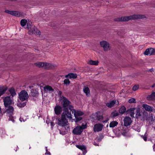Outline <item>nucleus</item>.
<instances>
[{
  "label": "nucleus",
  "mask_w": 155,
  "mask_h": 155,
  "mask_svg": "<svg viewBox=\"0 0 155 155\" xmlns=\"http://www.w3.org/2000/svg\"><path fill=\"white\" fill-rule=\"evenodd\" d=\"M145 18V16L141 15H134L127 16H124L116 18L115 20L117 21H125L131 20L142 19Z\"/></svg>",
  "instance_id": "f257e3e1"
},
{
  "label": "nucleus",
  "mask_w": 155,
  "mask_h": 155,
  "mask_svg": "<svg viewBox=\"0 0 155 155\" xmlns=\"http://www.w3.org/2000/svg\"><path fill=\"white\" fill-rule=\"evenodd\" d=\"M61 100L64 109H68L72 111L74 108V107L71 105V102L65 97L64 96L61 97Z\"/></svg>",
  "instance_id": "f03ea898"
},
{
  "label": "nucleus",
  "mask_w": 155,
  "mask_h": 155,
  "mask_svg": "<svg viewBox=\"0 0 155 155\" xmlns=\"http://www.w3.org/2000/svg\"><path fill=\"white\" fill-rule=\"evenodd\" d=\"M87 127V124H82L81 126H78L74 128L72 131L73 133L75 135H80L83 132L84 129Z\"/></svg>",
  "instance_id": "7ed1b4c3"
},
{
  "label": "nucleus",
  "mask_w": 155,
  "mask_h": 155,
  "mask_svg": "<svg viewBox=\"0 0 155 155\" xmlns=\"http://www.w3.org/2000/svg\"><path fill=\"white\" fill-rule=\"evenodd\" d=\"M27 28L29 30L28 34L29 35H32L33 34L37 35H40V32L34 26H32L30 25L27 24Z\"/></svg>",
  "instance_id": "20e7f679"
},
{
  "label": "nucleus",
  "mask_w": 155,
  "mask_h": 155,
  "mask_svg": "<svg viewBox=\"0 0 155 155\" xmlns=\"http://www.w3.org/2000/svg\"><path fill=\"white\" fill-rule=\"evenodd\" d=\"M5 107V112L9 117V120L14 122V119H13V117H12V115H13V114L14 111V108L11 106H8L7 107Z\"/></svg>",
  "instance_id": "39448f33"
},
{
  "label": "nucleus",
  "mask_w": 155,
  "mask_h": 155,
  "mask_svg": "<svg viewBox=\"0 0 155 155\" xmlns=\"http://www.w3.org/2000/svg\"><path fill=\"white\" fill-rule=\"evenodd\" d=\"M72 113H74V115L75 117V119L74 120L75 122H78L81 120L82 118L81 117H78L82 115L84 113L81 111L77 110L73 108V110L71 111Z\"/></svg>",
  "instance_id": "423d86ee"
},
{
  "label": "nucleus",
  "mask_w": 155,
  "mask_h": 155,
  "mask_svg": "<svg viewBox=\"0 0 155 155\" xmlns=\"http://www.w3.org/2000/svg\"><path fill=\"white\" fill-rule=\"evenodd\" d=\"M101 47L105 51H107L111 49V46L110 44L106 41H103L100 42Z\"/></svg>",
  "instance_id": "0eeeda50"
},
{
  "label": "nucleus",
  "mask_w": 155,
  "mask_h": 155,
  "mask_svg": "<svg viewBox=\"0 0 155 155\" xmlns=\"http://www.w3.org/2000/svg\"><path fill=\"white\" fill-rule=\"evenodd\" d=\"M58 123L59 125L62 127L67 126L68 125L67 120L65 117H62V116H61V118L58 119Z\"/></svg>",
  "instance_id": "6e6552de"
},
{
  "label": "nucleus",
  "mask_w": 155,
  "mask_h": 155,
  "mask_svg": "<svg viewBox=\"0 0 155 155\" xmlns=\"http://www.w3.org/2000/svg\"><path fill=\"white\" fill-rule=\"evenodd\" d=\"M28 96L27 92L25 91H22L19 94V98L22 101L27 100Z\"/></svg>",
  "instance_id": "1a4fd4ad"
},
{
  "label": "nucleus",
  "mask_w": 155,
  "mask_h": 155,
  "mask_svg": "<svg viewBox=\"0 0 155 155\" xmlns=\"http://www.w3.org/2000/svg\"><path fill=\"white\" fill-rule=\"evenodd\" d=\"M3 102L5 107L11 106L12 103V100L10 96H7L5 97L3 99Z\"/></svg>",
  "instance_id": "9d476101"
},
{
  "label": "nucleus",
  "mask_w": 155,
  "mask_h": 155,
  "mask_svg": "<svg viewBox=\"0 0 155 155\" xmlns=\"http://www.w3.org/2000/svg\"><path fill=\"white\" fill-rule=\"evenodd\" d=\"M104 127V125L101 124H96L94 126L93 130L94 132H97L102 131Z\"/></svg>",
  "instance_id": "9b49d317"
},
{
  "label": "nucleus",
  "mask_w": 155,
  "mask_h": 155,
  "mask_svg": "<svg viewBox=\"0 0 155 155\" xmlns=\"http://www.w3.org/2000/svg\"><path fill=\"white\" fill-rule=\"evenodd\" d=\"M123 121L124 125L126 127L130 125L132 122L131 119L128 117H125Z\"/></svg>",
  "instance_id": "f8f14e48"
},
{
  "label": "nucleus",
  "mask_w": 155,
  "mask_h": 155,
  "mask_svg": "<svg viewBox=\"0 0 155 155\" xmlns=\"http://www.w3.org/2000/svg\"><path fill=\"white\" fill-rule=\"evenodd\" d=\"M146 55H152L155 54V49L152 48H149L146 49L144 53Z\"/></svg>",
  "instance_id": "ddd939ff"
},
{
  "label": "nucleus",
  "mask_w": 155,
  "mask_h": 155,
  "mask_svg": "<svg viewBox=\"0 0 155 155\" xmlns=\"http://www.w3.org/2000/svg\"><path fill=\"white\" fill-rule=\"evenodd\" d=\"M61 116L62 117H66L68 118L71 119L72 118V115L71 112H69L68 110V109H64V111L62 114Z\"/></svg>",
  "instance_id": "4468645a"
},
{
  "label": "nucleus",
  "mask_w": 155,
  "mask_h": 155,
  "mask_svg": "<svg viewBox=\"0 0 155 155\" xmlns=\"http://www.w3.org/2000/svg\"><path fill=\"white\" fill-rule=\"evenodd\" d=\"M119 103L116 100H113L109 102L106 103V105L109 108H111L114 107L115 105H118Z\"/></svg>",
  "instance_id": "2eb2a0df"
},
{
  "label": "nucleus",
  "mask_w": 155,
  "mask_h": 155,
  "mask_svg": "<svg viewBox=\"0 0 155 155\" xmlns=\"http://www.w3.org/2000/svg\"><path fill=\"white\" fill-rule=\"evenodd\" d=\"M142 107L146 110L149 112H152L154 110L153 107L146 104H143Z\"/></svg>",
  "instance_id": "dca6fc26"
},
{
  "label": "nucleus",
  "mask_w": 155,
  "mask_h": 155,
  "mask_svg": "<svg viewBox=\"0 0 155 155\" xmlns=\"http://www.w3.org/2000/svg\"><path fill=\"white\" fill-rule=\"evenodd\" d=\"M8 88V87L6 85H0V97L5 92Z\"/></svg>",
  "instance_id": "f3484780"
},
{
  "label": "nucleus",
  "mask_w": 155,
  "mask_h": 155,
  "mask_svg": "<svg viewBox=\"0 0 155 155\" xmlns=\"http://www.w3.org/2000/svg\"><path fill=\"white\" fill-rule=\"evenodd\" d=\"M55 114L57 115H59L62 111V107L58 105L56 106L54 108Z\"/></svg>",
  "instance_id": "a211bd4d"
},
{
  "label": "nucleus",
  "mask_w": 155,
  "mask_h": 155,
  "mask_svg": "<svg viewBox=\"0 0 155 155\" xmlns=\"http://www.w3.org/2000/svg\"><path fill=\"white\" fill-rule=\"evenodd\" d=\"M44 91L47 93H51L54 91V89L49 85L45 86L44 87Z\"/></svg>",
  "instance_id": "6ab92c4d"
},
{
  "label": "nucleus",
  "mask_w": 155,
  "mask_h": 155,
  "mask_svg": "<svg viewBox=\"0 0 155 155\" xmlns=\"http://www.w3.org/2000/svg\"><path fill=\"white\" fill-rule=\"evenodd\" d=\"M135 109V108H130L127 111V114H128L131 117H134V110Z\"/></svg>",
  "instance_id": "aec40b11"
},
{
  "label": "nucleus",
  "mask_w": 155,
  "mask_h": 155,
  "mask_svg": "<svg viewBox=\"0 0 155 155\" xmlns=\"http://www.w3.org/2000/svg\"><path fill=\"white\" fill-rule=\"evenodd\" d=\"M76 147L80 150H82L83 152V154L84 155L86 153L87 151H86V148L83 145H76Z\"/></svg>",
  "instance_id": "412c9836"
},
{
  "label": "nucleus",
  "mask_w": 155,
  "mask_h": 155,
  "mask_svg": "<svg viewBox=\"0 0 155 155\" xmlns=\"http://www.w3.org/2000/svg\"><path fill=\"white\" fill-rule=\"evenodd\" d=\"M77 75L76 74L70 73L66 75L65 77L66 78H70L75 79L77 78Z\"/></svg>",
  "instance_id": "4be33fe9"
},
{
  "label": "nucleus",
  "mask_w": 155,
  "mask_h": 155,
  "mask_svg": "<svg viewBox=\"0 0 155 155\" xmlns=\"http://www.w3.org/2000/svg\"><path fill=\"white\" fill-rule=\"evenodd\" d=\"M94 115L96 119L99 121H101L103 119V116L101 115L100 112H96Z\"/></svg>",
  "instance_id": "5701e85b"
},
{
  "label": "nucleus",
  "mask_w": 155,
  "mask_h": 155,
  "mask_svg": "<svg viewBox=\"0 0 155 155\" xmlns=\"http://www.w3.org/2000/svg\"><path fill=\"white\" fill-rule=\"evenodd\" d=\"M8 91L10 93L12 97H14L16 95L15 90L13 87H11L9 88Z\"/></svg>",
  "instance_id": "b1692460"
},
{
  "label": "nucleus",
  "mask_w": 155,
  "mask_h": 155,
  "mask_svg": "<svg viewBox=\"0 0 155 155\" xmlns=\"http://www.w3.org/2000/svg\"><path fill=\"white\" fill-rule=\"evenodd\" d=\"M44 67L47 69H51L54 68V66L51 64L45 62Z\"/></svg>",
  "instance_id": "393cba45"
},
{
  "label": "nucleus",
  "mask_w": 155,
  "mask_h": 155,
  "mask_svg": "<svg viewBox=\"0 0 155 155\" xmlns=\"http://www.w3.org/2000/svg\"><path fill=\"white\" fill-rule=\"evenodd\" d=\"M11 15L17 17H20L21 15V12L15 11H12Z\"/></svg>",
  "instance_id": "a878e982"
},
{
  "label": "nucleus",
  "mask_w": 155,
  "mask_h": 155,
  "mask_svg": "<svg viewBox=\"0 0 155 155\" xmlns=\"http://www.w3.org/2000/svg\"><path fill=\"white\" fill-rule=\"evenodd\" d=\"M147 99L149 100H155V92H153L150 95H148L147 97Z\"/></svg>",
  "instance_id": "bb28decb"
},
{
  "label": "nucleus",
  "mask_w": 155,
  "mask_h": 155,
  "mask_svg": "<svg viewBox=\"0 0 155 155\" xmlns=\"http://www.w3.org/2000/svg\"><path fill=\"white\" fill-rule=\"evenodd\" d=\"M83 91L87 96H89L90 95V91L88 87H85L83 88Z\"/></svg>",
  "instance_id": "cd10ccee"
},
{
  "label": "nucleus",
  "mask_w": 155,
  "mask_h": 155,
  "mask_svg": "<svg viewBox=\"0 0 155 155\" xmlns=\"http://www.w3.org/2000/svg\"><path fill=\"white\" fill-rule=\"evenodd\" d=\"M118 124V122L116 121H113L109 124V127L111 128H113L117 126Z\"/></svg>",
  "instance_id": "c85d7f7f"
},
{
  "label": "nucleus",
  "mask_w": 155,
  "mask_h": 155,
  "mask_svg": "<svg viewBox=\"0 0 155 155\" xmlns=\"http://www.w3.org/2000/svg\"><path fill=\"white\" fill-rule=\"evenodd\" d=\"M98 62L97 61H93L92 60H90L88 62V63L89 64L95 65H97L98 64Z\"/></svg>",
  "instance_id": "c756f323"
},
{
  "label": "nucleus",
  "mask_w": 155,
  "mask_h": 155,
  "mask_svg": "<svg viewBox=\"0 0 155 155\" xmlns=\"http://www.w3.org/2000/svg\"><path fill=\"white\" fill-rule=\"evenodd\" d=\"M126 111V108L124 106H123L121 107L119 110L120 113L121 114H123Z\"/></svg>",
  "instance_id": "7c9ffc66"
},
{
  "label": "nucleus",
  "mask_w": 155,
  "mask_h": 155,
  "mask_svg": "<svg viewBox=\"0 0 155 155\" xmlns=\"http://www.w3.org/2000/svg\"><path fill=\"white\" fill-rule=\"evenodd\" d=\"M128 132V130L127 128L124 129L122 131L121 133L124 136H127V133Z\"/></svg>",
  "instance_id": "2f4dec72"
},
{
  "label": "nucleus",
  "mask_w": 155,
  "mask_h": 155,
  "mask_svg": "<svg viewBox=\"0 0 155 155\" xmlns=\"http://www.w3.org/2000/svg\"><path fill=\"white\" fill-rule=\"evenodd\" d=\"M35 65L36 66L38 67H44L45 64V62H38L35 63Z\"/></svg>",
  "instance_id": "473e14b6"
},
{
  "label": "nucleus",
  "mask_w": 155,
  "mask_h": 155,
  "mask_svg": "<svg viewBox=\"0 0 155 155\" xmlns=\"http://www.w3.org/2000/svg\"><path fill=\"white\" fill-rule=\"evenodd\" d=\"M27 20L25 19L21 20L20 22V24L21 26L22 27H24L27 24Z\"/></svg>",
  "instance_id": "72a5a7b5"
},
{
  "label": "nucleus",
  "mask_w": 155,
  "mask_h": 155,
  "mask_svg": "<svg viewBox=\"0 0 155 155\" xmlns=\"http://www.w3.org/2000/svg\"><path fill=\"white\" fill-rule=\"evenodd\" d=\"M31 95L33 97L37 96L38 95V92L36 91H33L31 93Z\"/></svg>",
  "instance_id": "f704fd0d"
},
{
  "label": "nucleus",
  "mask_w": 155,
  "mask_h": 155,
  "mask_svg": "<svg viewBox=\"0 0 155 155\" xmlns=\"http://www.w3.org/2000/svg\"><path fill=\"white\" fill-rule=\"evenodd\" d=\"M26 104L25 102L23 103H18L17 104V106L18 107H24Z\"/></svg>",
  "instance_id": "c9c22d12"
},
{
  "label": "nucleus",
  "mask_w": 155,
  "mask_h": 155,
  "mask_svg": "<svg viewBox=\"0 0 155 155\" xmlns=\"http://www.w3.org/2000/svg\"><path fill=\"white\" fill-rule=\"evenodd\" d=\"M27 117L25 116L21 117L19 118V120L21 122H25L26 120Z\"/></svg>",
  "instance_id": "e433bc0d"
},
{
  "label": "nucleus",
  "mask_w": 155,
  "mask_h": 155,
  "mask_svg": "<svg viewBox=\"0 0 155 155\" xmlns=\"http://www.w3.org/2000/svg\"><path fill=\"white\" fill-rule=\"evenodd\" d=\"M64 84L66 85H68L70 83L69 80L68 79H66L64 80Z\"/></svg>",
  "instance_id": "4c0bfd02"
},
{
  "label": "nucleus",
  "mask_w": 155,
  "mask_h": 155,
  "mask_svg": "<svg viewBox=\"0 0 155 155\" xmlns=\"http://www.w3.org/2000/svg\"><path fill=\"white\" fill-rule=\"evenodd\" d=\"M128 102L130 103H135L136 102V101L134 98H132L129 100Z\"/></svg>",
  "instance_id": "58836bf2"
},
{
  "label": "nucleus",
  "mask_w": 155,
  "mask_h": 155,
  "mask_svg": "<svg viewBox=\"0 0 155 155\" xmlns=\"http://www.w3.org/2000/svg\"><path fill=\"white\" fill-rule=\"evenodd\" d=\"M111 115L113 117H116L119 115V113L116 111L114 112L111 113Z\"/></svg>",
  "instance_id": "ea45409f"
},
{
  "label": "nucleus",
  "mask_w": 155,
  "mask_h": 155,
  "mask_svg": "<svg viewBox=\"0 0 155 155\" xmlns=\"http://www.w3.org/2000/svg\"><path fill=\"white\" fill-rule=\"evenodd\" d=\"M139 87L138 85H135L133 87V90L134 91H136L138 89Z\"/></svg>",
  "instance_id": "a19ab883"
},
{
  "label": "nucleus",
  "mask_w": 155,
  "mask_h": 155,
  "mask_svg": "<svg viewBox=\"0 0 155 155\" xmlns=\"http://www.w3.org/2000/svg\"><path fill=\"white\" fill-rule=\"evenodd\" d=\"M140 109L139 108H138L136 110V113H137V115H138L139 116H140Z\"/></svg>",
  "instance_id": "79ce46f5"
},
{
  "label": "nucleus",
  "mask_w": 155,
  "mask_h": 155,
  "mask_svg": "<svg viewBox=\"0 0 155 155\" xmlns=\"http://www.w3.org/2000/svg\"><path fill=\"white\" fill-rule=\"evenodd\" d=\"M66 130H67V129H66L65 130H64V132H62V130H61L60 131V133L63 135H64V134H65L66 133V132L67 131Z\"/></svg>",
  "instance_id": "37998d69"
},
{
  "label": "nucleus",
  "mask_w": 155,
  "mask_h": 155,
  "mask_svg": "<svg viewBox=\"0 0 155 155\" xmlns=\"http://www.w3.org/2000/svg\"><path fill=\"white\" fill-rule=\"evenodd\" d=\"M45 148H46V153H45V154H48V155H50V153L48 151V149H47V147H45Z\"/></svg>",
  "instance_id": "c03bdc74"
},
{
  "label": "nucleus",
  "mask_w": 155,
  "mask_h": 155,
  "mask_svg": "<svg viewBox=\"0 0 155 155\" xmlns=\"http://www.w3.org/2000/svg\"><path fill=\"white\" fill-rule=\"evenodd\" d=\"M50 124L51 126V128L52 129H53V127L54 126L55 124L53 122H50Z\"/></svg>",
  "instance_id": "a18cd8bd"
},
{
  "label": "nucleus",
  "mask_w": 155,
  "mask_h": 155,
  "mask_svg": "<svg viewBox=\"0 0 155 155\" xmlns=\"http://www.w3.org/2000/svg\"><path fill=\"white\" fill-rule=\"evenodd\" d=\"M143 138L145 141H146L147 140V136L145 135V134L143 137Z\"/></svg>",
  "instance_id": "49530a36"
},
{
  "label": "nucleus",
  "mask_w": 155,
  "mask_h": 155,
  "mask_svg": "<svg viewBox=\"0 0 155 155\" xmlns=\"http://www.w3.org/2000/svg\"><path fill=\"white\" fill-rule=\"evenodd\" d=\"M11 12H12V11H10L8 10H6L5 11V12L8 13V14H11Z\"/></svg>",
  "instance_id": "de8ad7c7"
},
{
  "label": "nucleus",
  "mask_w": 155,
  "mask_h": 155,
  "mask_svg": "<svg viewBox=\"0 0 155 155\" xmlns=\"http://www.w3.org/2000/svg\"><path fill=\"white\" fill-rule=\"evenodd\" d=\"M133 129L134 130H137V131L138 132H140V128H139L137 130H136L134 128H133Z\"/></svg>",
  "instance_id": "09e8293b"
},
{
  "label": "nucleus",
  "mask_w": 155,
  "mask_h": 155,
  "mask_svg": "<svg viewBox=\"0 0 155 155\" xmlns=\"http://www.w3.org/2000/svg\"><path fill=\"white\" fill-rule=\"evenodd\" d=\"M62 92L61 91H59L58 93V94L60 96H61L62 94Z\"/></svg>",
  "instance_id": "8fccbe9b"
},
{
  "label": "nucleus",
  "mask_w": 155,
  "mask_h": 155,
  "mask_svg": "<svg viewBox=\"0 0 155 155\" xmlns=\"http://www.w3.org/2000/svg\"><path fill=\"white\" fill-rule=\"evenodd\" d=\"M155 144L153 145V150L154 151H155Z\"/></svg>",
  "instance_id": "3c124183"
},
{
  "label": "nucleus",
  "mask_w": 155,
  "mask_h": 155,
  "mask_svg": "<svg viewBox=\"0 0 155 155\" xmlns=\"http://www.w3.org/2000/svg\"><path fill=\"white\" fill-rule=\"evenodd\" d=\"M108 119H107V120L103 121H102V122L103 123H105L107 122V121H108Z\"/></svg>",
  "instance_id": "603ef678"
},
{
  "label": "nucleus",
  "mask_w": 155,
  "mask_h": 155,
  "mask_svg": "<svg viewBox=\"0 0 155 155\" xmlns=\"http://www.w3.org/2000/svg\"><path fill=\"white\" fill-rule=\"evenodd\" d=\"M153 71V68H151V69H150V72H152Z\"/></svg>",
  "instance_id": "864d4df0"
},
{
  "label": "nucleus",
  "mask_w": 155,
  "mask_h": 155,
  "mask_svg": "<svg viewBox=\"0 0 155 155\" xmlns=\"http://www.w3.org/2000/svg\"><path fill=\"white\" fill-rule=\"evenodd\" d=\"M94 145H95L98 146V145L96 143H95V142L94 143Z\"/></svg>",
  "instance_id": "5fc2aeb1"
},
{
  "label": "nucleus",
  "mask_w": 155,
  "mask_h": 155,
  "mask_svg": "<svg viewBox=\"0 0 155 155\" xmlns=\"http://www.w3.org/2000/svg\"><path fill=\"white\" fill-rule=\"evenodd\" d=\"M105 1V2H108V3H109V2H108V1L106 0V1Z\"/></svg>",
  "instance_id": "6e6d98bb"
},
{
  "label": "nucleus",
  "mask_w": 155,
  "mask_h": 155,
  "mask_svg": "<svg viewBox=\"0 0 155 155\" xmlns=\"http://www.w3.org/2000/svg\"><path fill=\"white\" fill-rule=\"evenodd\" d=\"M98 140V141H101V139H98V140Z\"/></svg>",
  "instance_id": "4d7b16f0"
},
{
  "label": "nucleus",
  "mask_w": 155,
  "mask_h": 155,
  "mask_svg": "<svg viewBox=\"0 0 155 155\" xmlns=\"http://www.w3.org/2000/svg\"><path fill=\"white\" fill-rule=\"evenodd\" d=\"M69 127H67V128L68 129H69Z\"/></svg>",
  "instance_id": "13d9d810"
},
{
  "label": "nucleus",
  "mask_w": 155,
  "mask_h": 155,
  "mask_svg": "<svg viewBox=\"0 0 155 155\" xmlns=\"http://www.w3.org/2000/svg\"><path fill=\"white\" fill-rule=\"evenodd\" d=\"M64 127H63L64 128ZM63 128H62V129H63Z\"/></svg>",
  "instance_id": "bf43d9fd"
}]
</instances>
